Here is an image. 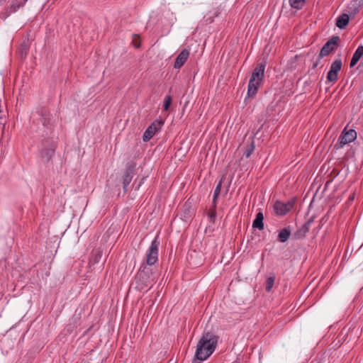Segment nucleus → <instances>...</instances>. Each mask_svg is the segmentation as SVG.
<instances>
[{"mask_svg": "<svg viewBox=\"0 0 363 363\" xmlns=\"http://www.w3.org/2000/svg\"><path fill=\"white\" fill-rule=\"evenodd\" d=\"M266 64L264 62H260L257 65L254 69L250 79H254L262 82L264 77V70Z\"/></svg>", "mask_w": 363, "mask_h": 363, "instance_id": "nucleus-14", "label": "nucleus"}, {"mask_svg": "<svg viewBox=\"0 0 363 363\" xmlns=\"http://www.w3.org/2000/svg\"><path fill=\"white\" fill-rule=\"evenodd\" d=\"M274 281H275V276L274 275L270 276L267 279L265 289L267 292H269L272 290V289L274 284Z\"/></svg>", "mask_w": 363, "mask_h": 363, "instance_id": "nucleus-24", "label": "nucleus"}, {"mask_svg": "<svg viewBox=\"0 0 363 363\" xmlns=\"http://www.w3.org/2000/svg\"><path fill=\"white\" fill-rule=\"evenodd\" d=\"M255 147V146L254 141H252L251 143H250V145L244 152L243 155L246 158L250 157V156L251 155L252 152L254 151Z\"/></svg>", "mask_w": 363, "mask_h": 363, "instance_id": "nucleus-26", "label": "nucleus"}, {"mask_svg": "<svg viewBox=\"0 0 363 363\" xmlns=\"http://www.w3.org/2000/svg\"><path fill=\"white\" fill-rule=\"evenodd\" d=\"M293 206L294 203L291 201H289L287 203L277 201L274 205V210L277 215L284 216L291 211Z\"/></svg>", "mask_w": 363, "mask_h": 363, "instance_id": "nucleus-12", "label": "nucleus"}, {"mask_svg": "<svg viewBox=\"0 0 363 363\" xmlns=\"http://www.w3.org/2000/svg\"><path fill=\"white\" fill-rule=\"evenodd\" d=\"M208 216L211 219V221H212L213 223L215 220L216 216V208H214L213 207V206H211V211L208 213Z\"/></svg>", "mask_w": 363, "mask_h": 363, "instance_id": "nucleus-28", "label": "nucleus"}, {"mask_svg": "<svg viewBox=\"0 0 363 363\" xmlns=\"http://www.w3.org/2000/svg\"><path fill=\"white\" fill-rule=\"evenodd\" d=\"M164 124L162 120H155L152 122L145 130L143 135V140L144 142H148L153 135L161 129Z\"/></svg>", "mask_w": 363, "mask_h": 363, "instance_id": "nucleus-7", "label": "nucleus"}, {"mask_svg": "<svg viewBox=\"0 0 363 363\" xmlns=\"http://www.w3.org/2000/svg\"><path fill=\"white\" fill-rule=\"evenodd\" d=\"M157 279V274L153 269L143 264L135 275L136 288L139 291L144 290L150 284L155 282Z\"/></svg>", "mask_w": 363, "mask_h": 363, "instance_id": "nucleus-4", "label": "nucleus"}, {"mask_svg": "<svg viewBox=\"0 0 363 363\" xmlns=\"http://www.w3.org/2000/svg\"><path fill=\"white\" fill-rule=\"evenodd\" d=\"M189 56V51L187 49H184L177 57L174 62V67L175 69H179L180 67H182L187 60Z\"/></svg>", "mask_w": 363, "mask_h": 363, "instance_id": "nucleus-16", "label": "nucleus"}, {"mask_svg": "<svg viewBox=\"0 0 363 363\" xmlns=\"http://www.w3.org/2000/svg\"><path fill=\"white\" fill-rule=\"evenodd\" d=\"M218 336L209 331H204L201 339L198 342L195 352V358L200 361H204L214 352Z\"/></svg>", "mask_w": 363, "mask_h": 363, "instance_id": "nucleus-1", "label": "nucleus"}, {"mask_svg": "<svg viewBox=\"0 0 363 363\" xmlns=\"http://www.w3.org/2000/svg\"><path fill=\"white\" fill-rule=\"evenodd\" d=\"M134 46L136 48H138L140 45L138 44H136V43H134Z\"/></svg>", "mask_w": 363, "mask_h": 363, "instance_id": "nucleus-30", "label": "nucleus"}, {"mask_svg": "<svg viewBox=\"0 0 363 363\" xmlns=\"http://www.w3.org/2000/svg\"><path fill=\"white\" fill-rule=\"evenodd\" d=\"M160 241L158 240L157 236L152 241L150 246L149 247L146 254V265L152 266L158 259V252Z\"/></svg>", "mask_w": 363, "mask_h": 363, "instance_id": "nucleus-5", "label": "nucleus"}, {"mask_svg": "<svg viewBox=\"0 0 363 363\" xmlns=\"http://www.w3.org/2000/svg\"><path fill=\"white\" fill-rule=\"evenodd\" d=\"M57 146V140L51 136H46L38 145V156L43 164H48L55 155Z\"/></svg>", "mask_w": 363, "mask_h": 363, "instance_id": "nucleus-3", "label": "nucleus"}, {"mask_svg": "<svg viewBox=\"0 0 363 363\" xmlns=\"http://www.w3.org/2000/svg\"><path fill=\"white\" fill-rule=\"evenodd\" d=\"M291 235V230L289 227L284 228L281 229L278 235V240L279 242H286Z\"/></svg>", "mask_w": 363, "mask_h": 363, "instance_id": "nucleus-21", "label": "nucleus"}, {"mask_svg": "<svg viewBox=\"0 0 363 363\" xmlns=\"http://www.w3.org/2000/svg\"><path fill=\"white\" fill-rule=\"evenodd\" d=\"M349 21V16L346 13H343L337 18L336 26L340 29H344L348 25Z\"/></svg>", "mask_w": 363, "mask_h": 363, "instance_id": "nucleus-18", "label": "nucleus"}, {"mask_svg": "<svg viewBox=\"0 0 363 363\" xmlns=\"http://www.w3.org/2000/svg\"><path fill=\"white\" fill-rule=\"evenodd\" d=\"M339 41L340 37L337 35L333 36L328 41H327L320 50L319 54L320 58H323L328 55L332 51L335 50Z\"/></svg>", "mask_w": 363, "mask_h": 363, "instance_id": "nucleus-9", "label": "nucleus"}, {"mask_svg": "<svg viewBox=\"0 0 363 363\" xmlns=\"http://www.w3.org/2000/svg\"><path fill=\"white\" fill-rule=\"evenodd\" d=\"M315 216H312L301 228L297 230L294 236L295 239L299 240L305 238L306 233L309 231L311 224L313 223Z\"/></svg>", "mask_w": 363, "mask_h": 363, "instance_id": "nucleus-13", "label": "nucleus"}, {"mask_svg": "<svg viewBox=\"0 0 363 363\" xmlns=\"http://www.w3.org/2000/svg\"><path fill=\"white\" fill-rule=\"evenodd\" d=\"M171 103H172V96L170 95H167L164 100V104H163L164 111H167L169 109Z\"/></svg>", "mask_w": 363, "mask_h": 363, "instance_id": "nucleus-27", "label": "nucleus"}, {"mask_svg": "<svg viewBox=\"0 0 363 363\" xmlns=\"http://www.w3.org/2000/svg\"><path fill=\"white\" fill-rule=\"evenodd\" d=\"M28 0H12L11 5L6 9V13L10 15L16 13L20 8L23 7Z\"/></svg>", "mask_w": 363, "mask_h": 363, "instance_id": "nucleus-17", "label": "nucleus"}, {"mask_svg": "<svg viewBox=\"0 0 363 363\" xmlns=\"http://www.w3.org/2000/svg\"><path fill=\"white\" fill-rule=\"evenodd\" d=\"M23 50H24V51H25V55H26L27 54L28 47L25 45V46L23 47Z\"/></svg>", "mask_w": 363, "mask_h": 363, "instance_id": "nucleus-29", "label": "nucleus"}, {"mask_svg": "<svg viewBox=\"0 0 363 363\" xmlns=\"http://www.w3.org/2000/svg\"><path fill=\"white\" fill-rule=\"evenodd\" d=\"M360 7V1L355 0L350 4L349 9L350 10H352L353 13L355 14L359 11V8Z\"/></svg>", "mask_w": 363, "mask_h": 363, "instance_id": "nucleus-25", "label": "nucleus"}, {"mask_svg": "<svg viewBox=\"0 0 363 363\" xmlns=\"http://www.w3.org/2000/svg\"><path fill=\"white\" fill-rule=\"evenodd\" d=\"M357 138V133L354 130H350L347 132H342L339 137L337 143L335 144L336 148H342L345 145L354 141Z\"/></svg>", "mask_w": 363, "mask_h": 363, "instance_id": "nucleus-8", "label": "nucleus"}, {"mask_svg": "<svg viewBox=\"0 0 363 363\" xmlns=\"http://www.w3.org/2000/svg\"><path fill=\"white\" fill-rule=\"evenodd\" d=\"M342 62L341 59L335 60L330 65V70L327 74V79L330 82H335L337 80L338 72L341 69Z\"/></svg>", "mask_w": 363, "mask_h": 363, "instance_id": "nucleus-11", "label": "nucleus"}, {"mask_svg": "<svg viewBox=\"0 0 363 363\" xmlns=\"http://www.w3.org/2000/svg\"><path fill=\"white\" fill-rule=\"evenodd\" d=\"M363 55V45H359L357 50H355L354 53L352 55V57L350 61V67H354L359 60V59Z\"/></svg>", "mask_w": 363, "mask_h": 363, "instance_id": "nucleus-19", "label": "nucleus"}, {"mask_svg": "<svg viewBox=\"0 0 363 363\" xmlns=\"http://www.w3.org/2000/svg\"><path fill=\"white\" fill-rule=\"evenodd\" d=\"M261 81L257 80L254 79H250L248 86H247V96L248 97L253 98L256 96L259 87L262 84Z\"/></svg>", "mask_w": 363, "mask_h": 363, "instance_id": "nucleus-15", "label": "nucleus"}, {"mask_svg": "<svg viewBox=\"0 0 363 363\" xmlns=\"http://www.w3.org/2000/svg\"><path fill=\"white\" fill-rule=\"evenodd\" d=\"M222 179H220L218 184L216 185V189L214 190V192H213V201H212V203H213V207L214 208H216V203H217V199L220 193V190H221V186H222Z\"/></svg>", "mask_w": 363, "mask_h": 363, "instance_id": "nucleus-22", "label": "nucleus"}, {"mask_svg": "<svg viewBox=\"0 0 363 363\" xmlns=\"http://www.w3.org/2000/svg\"><path fill=\"white\" fill-rule=\"evenodd\" d=\"M306 3V0H289L291 6L296 9H301Z\"/></svg>", "mask_w": 363, "mask_h": 363, "instance_id": "nucleus-23", "label": "nucleus"}, {"mask_svg": "<svg viewBox=\"0 0 363 363\" xmlns=\"http://www.w3.org/2000/svg\"><path fill=\"white\" fill-rule=\"evenodd\" d=\"M263 220H264L263 213L262 212L257 213L256 215V218L252 223V227L255 228H257L260 230H263L264 229Z\"/></svg>", "mask_w": 363, "mask_h": 363, "instance_id": "nucleus-20", "label": "nucleus"}, {"mask_svg": "<svg viewBox=\"0 0 363 363\" xmlns=\"http://www.w3.org/2000/svg\"><path fill=\"white\" fill-rule=\"evenodd\" d=\"M33 123L38 125L39 134L50 136L54 129V120L46 107H40L33 114Z\"/></svg>", "mask_w": 363, "mask_h": 363, "instance_id": "nucleus-2", "label": "nucleus"}, {"mask_svg": "<svg viewBox=\"0 0 363 363\" xmlns=\"http://www.w3.org/2000/svg\"><path fill=\"white\" fill-rule=\"evenodd\" d=\"M136 164L133 161L128 162L126 164L125 170L124 172L123 178V190L125 192L128 191V186L132 181L135 171Z\"/></svg>", "mask_w": 363, "mask_h": 363, "instance_id": "nucleus-6", "label": "nucleus"}, {"mask_svg": "<svg viewBox=\"0 0 363 363\" xmlns=\"http://www.w3.org/2000/svg\"><path fill=\"white\" fill-rule=\"evenodd\" d=\"M342 62L341 59L335 60L330 65V70L327 74V79L330 82H335L337 80L338 72L341 69Z\"/></svg>", "mask_w": 363, "mask_h": 363, "instance_id": "nucleus-10", "label": "nucleus"}]
</instances>
